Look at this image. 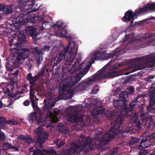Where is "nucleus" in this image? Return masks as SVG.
<instances>
[{
    "instance_id": "obj_22",
    "label": "nucleus",
    "mask_w": 155,
    "mask_h": 155,
    "mask_svg": "<svg viewBox=\"0 0 155 155\" xmlns=\"http://www.w3.org/2000/svg\"><path fill=\"white\" fill-rule=\"evenodd\" d=\"M32 53L35 57L37 64L38 65H40L42 63L43 59L42 56L43 53L42 50H40L38 49V47H35L32 51Z\"/></svg>"
},
{
    "instance_id": "obj_62",
    "label": "nucleus",
    "mask_w": 155,
    "mask_h": 155,
    "mask_svg": "<svg viewBox=\"0 0 155 155\" xmlns=\"http://www.w3.org/2000/svg\"><path fill=\"white\" fill-rule=\"evenodd\" d=\"M150 126H151V125H150V124H149V125L147 126V128H149L150 127Z\"/></svg>"
},
{
    "instance_id": "obj_8",
    "label": "nucleus",
    "mask_w": 155,
    "mask_h": 155,
    "mask_svg": "<svg viewBox=\"0 0 155 155\" xmlns=\"http://www.w3.org/2000/svg\"><path fill=\"white\" fill-rule=\"evenodd\" d=\"M91 66V65L89 64L87 68H84L75 76H66V79L64 81L65 83L63 84V87L60 89V91L63 92L66 91L68 93L74 94L82 91L78 85L73 89H71L70 88L81 80L82 77L88 72Z\"/></svg>"
},
{
    "instance_id": "obj_27",
    "label": "nucleus",
    "mask_w": 155,
    "mask_h": 155,
    "mask_svg": "<svg viewBox=\"0 0 155 155\" xmlns=\"http://www.w3.org/2000/svg\"><path fill=\"white\" fill-rule=\"evenodd\" d=\"M57 34L60 37H63L64 38H68L66 37V35L67 34V30L65 28H62L61 29L57 31Z\"/></svg>"
},
{
    "instance_id": "obj_9",
    "label": "nucleus",
    "mask_w": 155,
    "mask_h": 155,
    "mask_svg": "<svg viewBox=\"0 0 155 155\" xmlns=\"http://www.w3.org/2000/svg\"><path fill=\"white\" fill-rule=\"evenodd\" d=\"M91 66V65L89 64L87 68H84L75 76H66V79L64 81L65 83L63 84V87L60 89V91L63 92L66 91L68 93L74 94L82 91L78 85L73 89H71L70 88L81 80L82 77L88 72Z\"/></svg>"
},
{
    "instance_id": "obj_41",
    "label": "nucleus",
    "mask_w": 155,
    "mask_h": 155,
    "mask_svg": "<svg viewBox=\"0 0 155 155\" xmlns=\"http://www.w3.org/2000/svg\"><path fill=\"white\" fill-rule=\"evenodd\" d=\"M50 48L49 46L47 45H45L44 46V47L42 48V50L44 51H48L50 50Z\"/></svg>"
},
{
    "instance_id": "obj_36",
    "label": "nucleus",
    "mask_w": 155,
    "mask_h": 155,
    "mask_svg": "<svg viewBox=\"0 0 155 155\" xmlns=\"http://www.w3.org/2000/svg\"><path fill=\"white\" fill-rule=\"evenodd\" d=\"M63 24L62 23H60V22H58L56 24H55L54 25V27H57L58 28V31L59 30L61 29L62 28L61 27L62 26V25Z\"/></svg>"
},
{
    "instance_id": "obj_43",
    "label": "nucleus",
    "mask_w": 155,
    "mask_h": 155,
    "mask_svg": "<svg viewBox=\"0 0 155 155\" xmlns=\"http://www.w3.org/2000/svg\"><path fill=\"white\" fill-rule=\"evenodd\" d=\"M8 148L13 149H17V148L15 146H13L12 145L9 144H7L6 146Z\"/></svg>"
},
{
    "instance_id": "obj_61",
    "label": "nucleus",
    "mask_w": 155,
    "mask_h": 155,
    "mask_svg": "<svg viewBox=\"0 0 155 155\" xmlns=\"http://www.w3.org/2000/svg\"><path fill=\"white\" fill-rule=\"evenodd\" d=\"M143 153L141 152H140L138 153V155H142Z\"/></svg>"
},
{
    "instance_id": "obj_2",
    "label": "nucleus",
    "mask_w": 155,
    "mask_h": 155,
    "mask_svg": "<svg viewBox=\"0 0 155 155\" xmlns=\"http://www.w3.org/2000/svg\"><path fill=\"white\" fill-rule=\"evenodd\" d=\"M18 20L16 19V22L13 23L14 26L16 27L15 32H18V39L17 42L15 44V48L14 49L16 50V60L19 62L22 60L28 58L30 53L29 49L28 48H22L21 47L22 44L24 43L26 41L25 38V33L29 34L33 38L36 37L37 35L35 33V30L33 26H30L28 27L26 30L20 31L19 28L17 26H19L21 25H18L17 21Z\"/></svg>"
},
{
    "instance_id": "obj_12",
    "label": "nucleus",
    "mask_w": 155,
    "mask_h": 155,
    "mask_svg": "<svg viewBox=\"0 0 155 155\" xmlns=\"http://www.w3.org/2000/svg\"><path fill=\"white\" fill-rule=\"evenodd\" d=\"M136 105V104L130 103L129 104L128 108L127 107V104L126 103L123 104L122 109L120 111V113L117 111V138L118 137V134H122L125 132L122 128L120 130V126L123 124L125 115L127 114L129 112L132 111L134 107Z\"/></svg>"
},
{
    "instance_id": "obj_37",
    "label": "nucleus",
    "mask_w": 155,
    "mask_h": 155,
    "mask_svg": "<svg viewBox=\"0 0 155 155\" xmlns=\"http://www.w3.org/2000/svg\"><path fill=\"white\" fill-rule=\"evenodd\" d=\"M155 88H150V92L149 93V95H152L155 96Z\"/></svg>"
},
{
    "instance_id": "obj_52",
    "label": "nucleus",
    "mask_w": 155,
    "mask_h": 155,
    "mask_svg": "<svg viewBox=\"0 0 155 155\" xmlns=\"http://www.w3.org/2000/svg\"><path fill=\"white\" fill-rule=\"evenodd\" d=\"M43 151L45 152V153L48 155H49L50 150H42Z\"/></svg>"
},
{
    "instance_id": "obj_57",
    "label": "nucleus",
    "mask_w": 155,
    "mask_h": 155,
    "mask_svg": "<svg viewBox=\"0 0 155 155\" xmlns=\"http://www.w3.org/2000/svg\"><path fill=\"white\" fill-rule=\"evenodd\" d=\"M150 88H155V83L152 84Z\"/></svg>"
},
{
    "instance_id": "obj_60",
    "label": "nucleus",
    "mask_w": 155,
    "mask_h": 155,
    "mask_svg": "<svg viewBox=\"0 0 155 155\" xmlns=\"http://www.w3.org/2000/svg\"><path fill=\"white\" fill-rule=\"evenodd\" d=\"M33 149V148H30L29 149V151L30 152H33V150H32Z\"/></svg>"
},
{
    "instance_id": "obj_24",
    "label": "nucleus",
    "mask_w": 155,
    "mask_h": 155,
    "mask_svg": "<svg viewBox=\"0 0 155 155\" xmlns=\"http://www.w3.org/2000/svg\"><path fill=\"white\" fill-rule=\"evenodd\" d=\"M105 109L101 106L97 107L95 110L91 113L92 115L94 118H97L99 115H101L104 113Z\"/></svg>"
},
{
    "instance_id": "obj_15",
    "label": "nucleus",
    "mask_w": 155,
    "mask_h": 155,
    "mask_svg": "<svg viewBox=\"0 0 155 155\" xmlns=\"http://www.w3.org/2000/svg\"><path fill=\"white\" fill-rule=\"evenodd\" d=\"M71 48L70 53L68 55L66 60L64 62L65 65L68 66L72 64L78 51V46L75 42H72L71 44Z\"/></svg>"
},
{
    "instance_id": "obj_50",
    "label": "nucleus",
    "mask_w": 155,
    "mask_h": 155,
    "mask_svg": "<svg viewBox=\"0 0 155 155\" xmlns=\"http://www.w3.org/2000/svg\"><path fill=\"white\" fill-rule=\"evenodd\" d=\"M111 94L113 96H115L116 95V89H115L114 88L113 89Z\"/></svg>"
},
{
    "instance_id": "obj_34",
    "label": "nucleus",
    "mask_w": 155,
    "mask_h": 155,
    "mask_svg": "<svg viewBox=\"0 0 155 155\" xmlns=\"http://www.w3.org/2000/svg\"><path fill=\"white\" fill-rule=\"evenodd\" d=\"M139 141V139L138 138L132 137L130 139L129 142L131 144H133L135 143L138 142Z\"/></svg>"
},
{
    "instance_id": "obj_11",
    "label": "nucleus",
    "mask_w": 155,
    "mask_h": 155,
    "mask_svg": "<svg viewBox=\"0 0 155 155\" xmlns=\"http://www.w3.org/2000/svg\"><path fill=\"white\" fill-rule=\"evenodd\" d=\"M155 64V56L152 57L150 55L136 58L133 60L132 66L135 67L133 71L144 69L146 67H153Z\"/></svg>"
},
{
    "instance_id": "obj_58",
    "label": "nucleus",
    "mask_w": 155,
    "mask_h": 155,
    "mask_svg": "<svg viewBox=\"0 0 155 155\" xmlns=\"http://www.w3.org/2000/svg\"><path fill=\"white\" fill-rule=\"evenodd\" d=\"M150 123H152L153 121V119L152 118H151L150 119Z\"/></svg>"
},
{
    "instance_id": "obj_33",
    "label": "nucleus",
    "mask_w": 155,
    "mask_h": 155,
    "mask_svg": "<svg viewBox=\"0 0 155 155\" xmlns=\"http://www.w3.org/2000/svg\"><path fill=\"white\" fill-rule=\"evenodd\" d=\"M32 155H45V154L41 150L38 149L33 150Z\"/></svg>"
},
{
    "instance_id": "obj_40",
    "label": "nucleus",
    "mask_w": 155,
    "mask_h": 155,
    "mask_svg": "<svg viewBox=\"0 0 155 155\" xmlns=\"http://www.w3.org/2000/svg\"><path fill=\"white\" fill-rule=\"evenodd\" d=\"M7 123L9 124H16V121H14L13 120H6V123Z\"/></svg>"
},
{
    "instance_id": "obj_26",
    "label": "nucleus",
    "mask_w": 155,
    "mask_h": 155,
    "mask_svg": "<svg viewBox=\"0 0 155 155\" xmlns=\"http://www.w3.org/2000/svg\"><path fill=\"white\" fill-rule=\"evenodd\" d=\"M28 119L29 120H31L32 121H37V123H40L41 121L39 120H38V117L37 113L35 112L31 113L29 115L28 117Z\"/></svg>"
},
{
    "instance_id": "obj_59",
    "label": "nucleus",
    "mask_w": 155,
    "mask_h": 155,
    "mask_svg": "<svg viewBox=\"0 0 155 155\" xmlns=\"http://www.w3.org/2000/svg\"><path fill=\"white\" fill-rule=\"evenodd\" d=\"M21 97V96H20L19 97H17L15 99L14 101L16 100L19 99V98H20Z\"/></svg>"
},
{
    "instance_id": "obj_4",
    "label": "nucleus",
    "mask_w": 155,
    "mask_h": 155,
    "mask_svg": "<svg viewBox=\"0 0 155 155\" xmlns=\"http://www.w3.org/2000/svg\"><path fill=\"white\" fill-rule=\"evenodd\" d=\"M116 59L111 60L101 69L98 71L95 75L86 80L84 82L81 81L78 84L82 91L85 90L91 84L92 82L101 79L107 78H113L116 77Z\"/></svg>"
},
{
    "instance_id": "obj_19",
    "label": "nucleus",
    "mask_w": 155,
    "mask_h": 155,
    "mask_svg": "<svg viewBox=\"0 0 155 155\" xmlns=\"http://www.w3.org/2000/svg\"><path fill=\"white\" fill-rule=\"evenodd\" d=\"M68 120L73 123L84 121V115L75 112L74 113H70L67 116Z\"/></svg>"
},
{
    "instance_id": "obj_6",
    "label": "nucleus",
    "mask_w": 155,
    "mask_h": 155,
    "mask_svg": "<svg viewBox=\"0 0 155 155\" xmlns=\"http://www.w3.org/2000/svg\"><path fill=\"white\" fill-rule=\"evenodd\" d=\"M91 66V65L89 64L87 68H84L75 76H66V79L64 81L65 83L63 84V87L60 89V91L63 92L66 91L68 93L74 94L82 91L78 85L73 89H71L70 88L81 80L82 77L88 72Z\"/></svg>"
},
{
    "instance_id": "obj_54",
    "label": "nucleus",
    "mask_w": 155,
    "mask_h": 155,
    "mask_svg": "<svg viewBox=\"0 0 155 155\" xmlns=\"http://www.w3.org/2000/svg\"><path fill=\"white\" fill-rule=\"evenodd\" d=\"M116 104V99H114L113 100V104L114 107L116 108V105H115V104Z\"/></svg>"
},
{
    "instance_id": "obj_5",
    "label": "nucleus",
    "mask_w": 155,
    "mask_h": 155,
    "mask_svg": "<svg viewBox=\"0 0 155 155\" xmlns=\"http://www.w3.org/2000/svg\"><path fill=\"white\" fill-rule=\"evenodd\" d=\"M153 34L151 33L148 34L145 37L137 38L132 34L126 35L123 42V45L121 47L117 48V57L125 52L126 50H129L131 46L134 44L138 43L140 48H143L148 46L155 45V40H148L147 39L153 36Z\"/></svg>"
},
{
    "instance_id": "obj_7",
    "label": "nucleus",
    "mask_w": 155,
    "mask_h": 155,
    "mask_svg": "<svg viewBox=\"0 0 155 155\" xmlns=\"http://www.w3.org/2000/svg\"><path fill=\"white\" fill-rule=\"evenodd\" d=\"M91 66V65L89 64L87 68H84L75 76H66V79L64 81L65 83L63 84V87L60 89V91L63 92L66 91L68 93L74 94L82 91L78 85L73 89H71L70 88L81 80L82 77L88 72Z\"/></svg>"
},
{
    "instance_id": "obj_21",
    "label": "nucleus",
    "mask_w": 155,
    "mask_h": 155,
    "mask_svg": "<svg viewBox=\"0 0 155 155\" xmlns=\"http://www.w3.org/2000/svg\"><path fill=\"white\" fill-rule=\"evenodd\" d=\"M45 67L42 68L41 71L38 73L34 77L32 76L31 73H29L27 75L26 80L29 81L30 83L35 84V83L39 78L40 77L43 76L45 73Z\"/></svg>"
},
{
    "instance_id": "obj_51",
    "label": "nucleus",
    "mask_w": 155,
    "mask_h": 155,
    "mask_svg": "<svg viewBox=\"0 0 155 155\" xmlns=\"http://www.w3.org/2000/svg\"><path fill=\"white\" fill-rule=\"evenodd\" d=\"M58 142H59V139H56V140H55L54 141V144H55V145H57V146H58Z\"/></svg>"
},
{
    "instance_id": "obj_39",
    "label": "nucleus",
    "mask_w": 155,
    "mask_h": 155,
    "mask_svg": "<svg viewBox=\"0 0 155 155\" xmlns=\"http://www.w3.org/2000/svg\"><path fill=\"white\" fill-rule=\"evenodd\" d=\"M99 89L98 88H96L95 87H93L92 90H91V93L92 94H96L97 92L99 91Z\"/></svg>"
},
{
    "instance_id": "obj_29",
    "label": "nucleus",
    "mask_w": 155,
    "mask_h": 155,
    "mask_svg": "<svg viewBox=\"0 0 155 155\" xmlns=\"http://www.w3.org/2000/svg\"><path fill=\"white\" fill-rule=\"evenodd\" d=\"M40 17L41 18V19L40 18V20H37L35 21V22H34V23L32 22V23H35L37 21H38L39 22H40V23H41V24L42 25V27H41V29H40V31H41V30H43V29H47V28H46V26L48 25V22L47 21L46 22V21H42V22L41 21V20H42V18L41 17Z\"/></svg>"
},
{
    "instance_id": "obj_30",
    "label": "nucleus",
    "mask_w": 155,
    "mask_h": 155,
    "mask_svg": "<svg viewBox=\"0 0 155 155\" xmlns=\"http://www.w3.org/2000/svg\"><path fill=\"white\" fill-rule=\"evenodd\" d=\"M140 119L143 121H147L149 119V117L146 116V115L144 112V110H142L140 113Z\"/></svg>"
},
{
    "instance_id": "obj_18",
    "label": "nucleus",
    "mask_w": 155,
    "mask_h": 155,
    "mask_svg": "<svg viewBox=\"0 0 155 155\" xmlns=\"http://www.w3.org/2000/svg\"><path fill=\"white\" fill-rule=\"evenodd\" d=\"M155 137V132L145 137H143L141 140L139 146L140 147L147 148L150 147L151 143L154 141V138Z\"/></svg>"
},
{
    "instance_id": "obj_23",
    "label": "nucleus",
    "mask_w": 155,
    "mask_h": 155,
    "mask_svg": "<svg viewBox=\"0 0 155 155\" xmlns=\"http://www.w3.org/2000/svg\"><path fill=\"white\" fill-rule=\"evenodd\" d=\"M6 119L5 117H0V128H4L6 124ZM5 139V134L0 129V141L4 140Z\"/></svg>"
},
{
    "instance_id": "obj_3",
    "label": "nucleus",
    "mask_w": 155,
    "mask_h": 155,
    "mask_svg": "<svg viewBox=\"0 0 155 155\" xmlns=\"http://www.w3.org/2000/svg\"><path fill=\"white\" fill-rule=\"evenodd\" d=\"M18 8L20 12L16 19L18 25H24L27 22H35L37 20H40L41 18L37 15L33 13V11L30 8H32L35 5L34 0H18Z\"/></svg>"
},
{
    "instance_id": "obj_14",
    "label": "nucleus",
    "mask_w": 155,
    "mask_h": 155,
    "mask_svg": "<svg viewBox=\"0 0 155 155\" xmlns=\"http://www.w3.org/2000/svg\"><path fill=\"white\" fill-rule=\"evenodd\" d=\"M103 48L97 50L92 56L91 62L93 63L95 61L101 59L106 60L116 55V53L107 54Z\"/></svg>"
},
{
    "instance_id": "obj_46",
    "label": "nucleus",
    "mask_w": 155,
    "mask_h": 155,
    "mask_svg": "<svg viewBox=\"0 0 155 155\" xmlns=\"http://www.w3.org/2000/svg\"><path fill=\"white\" fill-rule=\"evenodd\" d=\"M56 152L54 150H50L49 155H56Z\"/></svg>"
},
{
    "instance_id": "obj_16",
    "label": "nucleus",
    "mask_w": 155,
    "mask_h": 155,
    "mask_svg": "<svg viewBox=\"0 0 155 155\" xmlns=\"http://www.w3.org/2000/svg\"><path fill=\"white\" fill-rule=\"evenodd\" d=\"M46 137V136L41 135L38 138L32 139L28 135H20L18 138L21 140H23L28 144H30L32 142L39 143L41 147V146H42V143L45 142V139Z\"/></svg>"
},
{
    "instance_id": "obj_63",
    "label": "nucleus",
    "mask_w": 155,
    "mask_h": 155,
    "mask_svg": "<svg viewBox=\"0 0 155 155\" xmlns=\"http://www.w3.org/2000/svg\"><path fill=\"white\" fill-rule=\"evenodd\" d=\"M23 87L24 88H26L27 87V86L25 84L24 86H23Z\"/></svg>"
},
{
    "instance_id": "obj_64",
    "label": "nucleus",
    "mask_w": 155,
    "mask_h": 155,
    "mask_svg": "<svg viewBox=\"0 0 155 155\" xmlns=\"http://www.w3.org/2000/svg\"><path fill=\"white\" fill-rule=\"evenodd\" d=\"M153 127H155V121H154L153 124Z\"/></svg>"
},
{
    "instance_id": "obj_1",
    "label": "nucleus",
    "mask_w": 155,
    "mask_h": 155,
    "mask_svg": "<svg viewBox=\"0 0 155 155\" xmlns=\"http://www.w3.org/2000/svg\"><path fill=\"white\" fill-rule=\"evenodd\" d=\"M106 117L109 120H112V123L114 121V125L112 126L109 130L104 132H102L100 128L96 130V134L94 137L95 142H93L92 139L88 136L81 135L78 139L79 144L74 143L72 146L68 149L67 153L68 155L78 153L77 149L80 148H84L87 147L85 150V152H88L93 150L94 146L97 144L98 147H102L107 144L111 139L114 138L116 135V110L115 109L113 110L108 111L106 114Z\"/></svg>"
},
{
    "instance_id": "obj_49",
    "label": "nucleus",
    "mask_w": 155,
    "mask_h": 155,
    "mask_svg": "<svg viewBox=\"0 0 155 155\" xmlns=\"http://www.w3.org/2000/svg\"><path fill=\"white\" fill-rule=\"evenodd\" d=\"M30 104V101L28 100L25 101L24 102V105L25 106H28Z\"/></svg>"
},
{
    "instance_id": "obj_28",
    "label": "nucleus",
    "mask_w": 155,
    "mask_h": 155,
    "mask_svg": "<svg viewBox=\"0 0 155 155\" xmlns=\"http://www.w3.org/2000/svg\"><path fill=\"white\" fill-rule=\"evenodd\" d=\"M31 85L30 86V97L31 101H35L34 98L35 97H36V96L35 95V92L34 91L33 87L34 84H33L32 83H30Z\"/></svg>"
},
{
    "instance_id": "obj_55",
    "label": "nucleus",
    "mask_w": 155,
    "mask_h": 155,
    "mask_svg": "<svg viewBox=\"0 0 155 155\" xmlns=\"http://www.w3.org/2000/svg\"><path fill=\"white\" fill-rule=\"evenodd\" d=\"M18 71H17L13 73L12 74L13 75L15 76H17L18 75Z\"/></svg>"
},
{
    "instance_id": "obj_44",
    "label": "nucleus",
    "mask_w": 155,
    "mask_h": 155,
    "mask_svg": "<svg viewBox=\"0 0 155 155\" xmlns=\"http://www.w3.org/2000/svg\"><path fill=\"white\" fill-rule=\"evenodd\" d=\"M65 144V142L64 141H61L58 145L57 147L59 148L61 147L62 146H64Z\"/></svg>"
},
{
    "instance_id": "obj_42",
    "label": "nucleus",
    "mask_w": 155,
    "mask_h": 155,
    "mask_svg": "<svg viewBox=\"0 0 155 155\" xmlns=\"http://www.w3.org/2000/svg\"><path fill=\"white\" fill-rule=\"evenodd\" d=\"M141 97H142V96L140 95H138L137 97L132 100V102L131 103L136 104L135 103L138 102V99Z\"/></svg>"
},
{
    "instance_id": "obj_17",
    "label": "nucleus",
    "mask_w": 155,
    "mask_h": 155,
    "mask_svg": "<svg viewBox=\"0 0 155 155\" xmlns=\"http://www.w3.org/2000/svg\"><path fill=\"white\" fill-rule=\"evenodd\" d=\"M68 49L69 45L62 50L55 57L52 58V62L54 63V65H57L65 59L66 56L68 53Z\"/></svg>"
},
{
    "instance_id": "obj_13",
    "label": "nucleus",
    "mask_w": 155,
    "mask_h": 155,
    "mask_svg": "<svg viewBox=\"0 0 155 155\" xmlns=\"http://www.w3.org/2000/svg\"><path fill=\"white\" fill-rule=\"evenodd\" d=\"M149 10H155V3H148L143 7L136 9L134 13L131 11H128L125 13L124 16L122 20L124 21L127 22L132 19L133 23L134 16H137L139 14L146 13Z\"/></svg>"
},
{
    "instance_id": "obj_35",
    "label": "nucleus",
    "mask_w": 155,
    "mask_h": 155,
    "mask_svg": "<svg viewBox=\"0 0 155 155\" xmlns=\"http://www.w3.org/2000/svg\"><path fill=\"white\" fill-rule=\"evenodd\" d=\"M136 127L138 130H140L142 128V124L140 120L136 121L135 122Z\"/></svg>"
},
{
    "instance_id": "obj_31",
    "label": "nucleus",
    "mask_w": 155,
    "mask_h": 155,
    "mask_svg": "<svg viewBox=\"0 0 155 155\" xmlns=\"http://www.w3.org/2000/svg\"><path fill=\"white\" fill-rule=\"evenodd\" d=\"M150 98L149 106L152 108L155 103V96L152 95H149Z\"/></svg>"
},
{
    "instance_id": "obj_38",
    "label": "nucleus",
    "mask_w": 155,
    "mask_h": 155,
    "mask_svg": "<svg viewBox=\"0 0 155 155\" xmlns=\"http://www.w3.org/2000/svg\"><path fill=\"white\" fill-rule=\"evenodd\" d=\"M127 90L129 91L130 93L132 94L134 92V88L133 86H130L128 87Z\"/></svg>"
},
{
    "instance_id": "obj_47",
    "label": "nucleus",
    "mask_w": 155,
    "mask_h": 155,
    "mask_svg": "<svg viewBox=\"0 0 155 155\" xmlns=\"http://www.w3.org/2000/svg\"><path fill=\"white\" fill-rule=\"evenodd\" d=\"M5 94H8V95L9 96V94H10V89L8 88L4 92Z\"/></svg>"
},
{
    "instance_id": "obj_48",
    "label": "nucleus",
    "mask_w": 155,
    "mask_h": 155,
    "mask_svg": "<svg viewBox=\"0 0 155 155\" xmlns=\"http://www.w3.org/2000/svg\"><path fill=\"white\" fill-rule=\"evenodd\" d=\"M117 77L118 76H120V75H123V74H125L126 75H128V74H130V73L127 72L125 74H122L121 73H120V72L117 71Z\"/></svg>"
},
{
    "instance_id": "obj_20",
    "label": "nucleus",
    "mask_w": 155,
    "mask_h": 155,
    "mask_svg": "<svg viewBox=\"0 0 155 155\" xmlns=\"http://www.w3.org/2000/svg\"><path fill=\"white\" fill-rule=\"evenodd\" d=\"M3 11L5 14H9L12 13L13 12L19 11L18 8V5L12 4L9 6H5L0 4V11Z\"/></svg>"
},
{
    "instance_id": "obj_25",
    "label": "nucleus",
    "mask_w": 155,
    "mask_h": 155,
    "mask_svg": "<svg viewBox=\"0 0 155 155\" xmlns=\"http://www.w3.org/2000/svg\"><path fill=\"white\" fill-rule=\"evenodd\" d=\"M128 92L126 91H123L119 94L120 99L122 100L123 104L126 103L128 100Z\"/></svg>"
},
{
    "instance_id": "obj_45",
    "label": "nucleus",
    "mask_w": 155,
    "mask_h": 155,
    "mask_svg": "<svg viewBox=\"0 0 155 155\" xmlns=\"http://www.w3.org/2000/svg\"><path fill=\"white\" fill-rule=\"evenodd\" d=\"M17 95L16 93H14L13 94H9V97L13 98Z\"/></svg>"
},
{
    "instance_id": "obj_10",
    "label": "nucleus",
    "mask_w": 155,
    "mask_h": 155,
    "mask_svg": "<svg viewBox=\"0 0 155 155\" xmlns=\"http://www.w3.org/2000/svg\"><path fill=\"white\" fill-rule=\"evenodd\" d=\"M44 105L43 107V111L40 110L38 105L35 104V101H31L33 109L35 110H38L39 113L40 117L42 118L45 116L44 121H48L50 120L53 123H56L58 121L57 117L58 113V110H54L53 114L50 111L52 108L55 104V102L52 100H48V102H46V100H44Z\"/></svg>"
},
{
    "instance_id": "obj_56",
    "label": "nucleus",
    "mask_w": 155,
    "mask_h": 155,
    "mask_svg": "<svg viewBox=\"0 0 155 155\" xmlns=\"http://www.w3.org/2000/svg\"><path fill=\"white\" fill-rule=\"evenodd\" d=\"M3 107V104L1 101H0V108L2 107Z\"/></svg>"
},
{
    "instance_id": "obj_32",
    "label": "nucleus",
    "mask_w": 155,
    "mask_h": 155,
    "mask_svg": "<svg viewBox=\"0 0 155 155\" xmlns=\"http://www.w3.org/2000/svg\"><path fill=\"white\" fill-rule=\"evenodd\" d=\"M35 131L36 134H39L37 138H38V137L39 136H41V135L46 136L47 137L45 139V141H46V140L48 137V135L46 133L42 134L41 133L42 131L40 128L39 127H38V128H37L35 130Z\"/></svg>"
},
{
    "instance_id": "obj_53",
    "label": "nucleus",
    "mask_w": 155,
    "mask_h": 155,
    "mask_svg": "<svg viewBox=\"0 0 155 155\" xmlns=\"http://www.w3.org/2000/svg\"><path fill=\"white\" fill-rule=\"evenodd\" d=\"M16 93V94L17 95L19 94H23L24 93V92H23V91H17Z\"/></svg>"
}]
</instances>
